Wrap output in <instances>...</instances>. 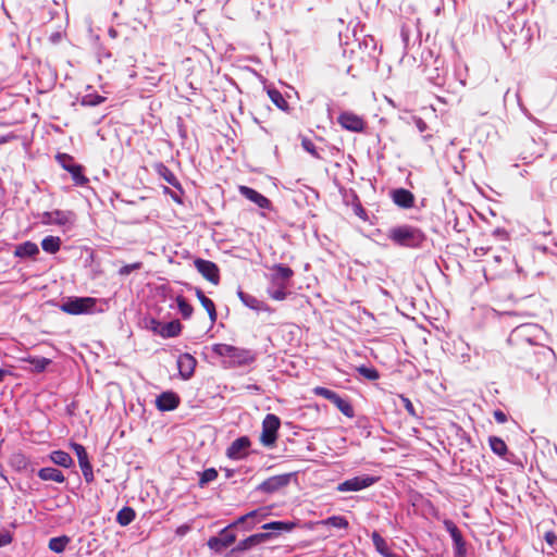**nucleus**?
Here are the masks:
<instances>
[{"label":"nucleus","instance_id":"423d86ee","mask_svg":"<svg viewBox=\"0 0 557 557\" xmlns=\"http://www.w3.org/2000/svg\"><path fill=\"white\" fill-rule=\"evenodd\" d=\"M313 393L317 396H321L327 400H330L332 404L336 406V408L347 418H352L355 416L354 408L349 400L341 397L337 393H335L332 389H329L326 387L317 386L313 389Z\"/></svg>","mask_w":557,"mask_h":557},{"label":"nucleus","instance_id":"9d476101","mask_svg":"<svg viewBox=\"0 0 557 557\" xmlns=\"http://www.w3.org/2000/svg\"><path fill=\"white\" fill-rule=\"evenodd\" d=\"M376 482V478L362 475L348 479L338 484L339 492H357L367 488Z\"/></svg>","mask_w":557,"mask_h":557},{"label":"nucleus","instance_id":"4d7b16f0","mask_svg":"<svg viewBox=\"0 0 557 557\" xmlns=\"http://www.w3.org/2000/svg\"><path fill=\"white\" fill-rule=\"evenodd\" d=\"M164 191H165V193H168V194H170V195H171V197H172L175 201H177V202H180V201H181V199L178 198V196H177L176 194H174V193L170 191V190H169V188H165V189H164Z\"/></svg>","mask_w":557,"mask_h":557},{"label":"nucleus","instance_id":"a18cd8bd","mask_svg":"<svg viewBox=\"0 0 557 557\" xmlns=\"http://www.w3.org/2000/svg\"><path fill=\"white\" fill-rule=\"evenodd\" d=\"M140 268H141V263L140 262H135V263H132V264H126V265L122 267L119 270V274L122 275V276H125V275L131 274L135 270H139Z\"/></svg>","mask_w":557,"mask_h":557},{"label":"nucleus","instance_id":"de8ad7c7","mask_svg":"<svg viewBox=\"0 0 557 557\" xmlns=\"http://www.w3.org/2000/svg\"><path fill=\"white\" fill-rule=\"evenodd\" d=\"M190 290L196 294L202 306L209 311V299L206 297L205 293L198 288H190Z\"/></svg>","mask_w":557,"mask_h":557},{"label":"nucleus","instance_id":"8fccbe9b","mask_svg":"<svg viewBox=\"0 0 557 557\" xmlns=\"http://www.w3.org/2000/svg\"><path fill=\"white\" fill-rule=\"evenodd\" d=\"M211 284H219V268L211 262Z\"/></svg>","mask_w":557,"mask_h":557},{"label":"nucleus","instance_id":"dca6fc26","mask_svg":"<svg viewBox=\"0 0 557 557\" xmlns=\"http://www.w3.org/2000/svg\"><path fill=\"white\" fill-rule=\"evenodd\" d=\"M238 190L242 196H244L246 199L250 200L251 202L256 203L261 209H269L271 206V201L257 191L256 189L248 187V186H239Z\"/></svg>","mask_w":557,"mask_h":557},{"label":"nucleus","instance_id":"ddd939ff","mask_svg":"<svg viewBox=\"0 0 557 557\" xmlns=\"http://www.w3.org/2000/svg\"><path fill=\"white\" fill-rule=\"evenodd\" d=\"M75 214L71 211L54 210L42 214V223L66 225L74 222Z\"/></svg>","mask_w":557,"mask_h":557},{"label":"nucleus","instance_id":"9b49d317","mask_svg":"<svg viewBox=\"0 0 557 557\" xmlns=\"http://www.w3.org/2000/svg\"><path fill=\"white\" fill-rule=\"evenodd\" d=\"M251 442L248 436H242L231 443L226 449V456L233 460H239L248 456Z\"/></svg>","mask_w":557,"mask_h":557},{"label":"nucleus","instance_id":"f257e3e1","mask_svg":"<svg viewBox=\"0 0 557 557\" xmlns=\"http://www.w3.org/2000/svg\"><path fill=\"white\" fill-rule=\"evenodd\" d=\"M388 239L395 245L406 248H419L425 242V234L418 227L400 225L388 231Z\"/></svg>","mask_w":557,"mask_h":557},{"label":"nucleus","instance_id":"13d9d810","mask_svg":"<svg viewBox=\"0 0 557 557\" xmlns=\"http://www.w3.org/2000/svg\"><path fill=\"white\" fill-rule=\"evenodd\" d=\"M8 374V372L3 369H0V383L3 381L4 376Z\"/></svg>","mask_w":557,"mask_h":557},{"label":"nucleus","instance_id":"b1692460","mask_svg":"<svg viewBox=\"0 0 557 557\" xmlns=\"http://www.w3.org/2000/svg\"><path fill=\"white\" fill-rule=\"evenodd\" d=\"M267 94L271 101L282 111L289 112L290 107L285 97L276 88H268Z\"/></svg>","mask_w":557,"mask_h":557},{"label":"nucleus","instance_id":"f8f14e48","mask_svg":"<svg viewBox=\"0 0 557 557\" xmlns=\"http://www.w3.org/2000/svg\"><path fill=\"white\" fill-rule=\"evenodd\" d=\"M234 522L227 527H225L219 534V536L211 537V549L215 552H221L222 549L228 547L236 540L235 533L231 530L232 527H235Z\"/></svg>","mask_w":557,"mask_h":557},{"label":"nucleus","instance_id":"f704fd0d","mask_svg":"<svg viewBox=\"0 0 557 557\" xmlns=\"http://www.w3.org/2000/svg\"><path fill=\"white\" fill-rule=\"evenodd\" d=\"M70 539L65 535L59 537H52L49 541V548L54 553L64 552L66 545L69 544Z\"/></svg>","mask_w":557,"mask_h":557},{"label":"nucleus","instance_id":"412c9836","mask_svg":"<svg viewBox=\"0 0 557 557\" xmlns=\"http://www.w3.org/2000/svg\"><path fill=\"white\" fill-rule=\"evenodd\" d=\"M180 404V398L175 393H162L156 400V405L161 411L174 410Z\"/></svg>","mask_w":557,"mask_h":557},{"label":"nucleus","instance_id":"e433bc0d","mask_svg":"<svg viewBox=\"0 0 557 557\" xmlns=\"http://www.w3.org/2000/svg\"><path fill=\"white\" fill-rule=\"evenodd\" d=\"M104 101V97L96 94H86L82 97L81 103L83 106L95 107Z\"/></svg>","mask_w":557,"mask_h":557},{"label":"nucleus","instance_id":"a19ab883","mask_svg":"<svg viewBox=\"0 0 557 557\" xmlns=\"http://www.w3.org/2000/svg\"><path fill=\"white\" fill-rule=\"evenodd\" d=\"M239 297L243 300V302L246 306L250 307L251 309H256V310L260 309V301L257 298H255L250 295H246L242 292L239 293Z\"/></svg>","mask_w":557,"mask_h":557},{"label":"nucleus","instance_id":"a211bd4d","mask_svg":"<svg viewBox=\"0 0 557 557\" xmlns=\"http://www.w3.org/2000/svg\"><path fill=\"white\" fill-rule=\"evenodd\" d=\"M392 199L400 208L409 209L414 206L413 194L405 188H397L392 191Z\"/></svg>","mask_w":557,"mask_h":557},{"label":"nucleus","instance_id":"603ef678","mask_svg":"<svg viewBox=\"0 0 557 557\" xmlns=\"http://www.w3.org/2000/svg\"><path fill=\"white\" fill-rule=\"evenodd\" d=\"M416 126L418 127V129L423 133L424 131H426L428 128V125L426 123L421 119V117H418L416 120Z\"/></svg>","mask_w":557,"mask_h":557},{"label":"nucleus","instance_id":"4be33fe9","mask_svg":"<svg viewBox=\"0 0 557 557\" xmlns=\"http://www.w3.org/2000/svg\"><path fill=\"white\" fill-rule=\"evenodd\" d=\"M151 322L156 325L153 326V330L162 337H174L181 332V324L177 321L168 322L165 324H160L154 320Z\"/></svg>","mask_w":557,"mask_h":557},{"label":"nucleus","instance_id":"5701e85b","mask_svg":"<svg viewBox=\"0 0 557 557\" xmlns=\"http://www.w3.org/2000/svg\"><path fill=\"white\" fill-rule=\"evenodd\" d=\"M38 476L42 481H53L57 483H63L65 481L64 474L60 470L51 467L41 468L38 471Z\"/></svg>","mask_w":557,"mask_h":557},{"label":"nucleus","instance_id":"2f4dec72","mask_svg":"<svg viewBox=\"0 0 557 557\" xmlns=\"http://www.w3.org/2000/svg\"><path fill=\"white\" fill-rule=\"evenodd\" d=\"M135 519V511L131 507H123L116 515V521L120 525L126 527Z\"/></svg>","mask_w":557,"mask_h":557},{"label":"nucleus","instance_id":"f03ea898","mask_svg":"<svg viewBox=\"0 0 557 557\" xmlns=\"http://www.w3.org/2000/svg\"><path fill=\"white\" fill-rule=\"evenodd\" d=\"M213 352L222 359L226 367L245 366L255 361V354L251 350L232 345H214Z\"/></svg>","mask_w":557,"mask_h":557},{"label":"nucleus","instance_id":"49530a36","mask_svg":"<svg viewBox=\"0 0 557 557\" xmlns=\"http://www.w3.org/2000/svg\"><path fill=\"white\" fill-rule=\"evenodd\" d=\"M546 543L557 550V534L554 531H546L544 534Z\"/></svg>","mask_w":557,"mask_h":557},{"label":"nucleus","instance_id":"2eb2a0df","mask_svg":"<svg viewBox=\"0 0 557 557\" xmlns=\"http://www.w3.org/2000/svg\"><path fill=\"white\" fill-rule=\"evenodd\" d=\"M268 516V511L265 508H259L252 510L244 516H240L234 524H244L245 530H251L256 524L260 523Z\"/></svg>","mask_w":557,"mask_h":557},{"label":"nucleus","instance_id":"1a4fd4ad","mask_svg":"<svg viewBox=\"0 0 557 557\" xmlns=\"http://www.w3.org/2000/svg\"><path fill=\"white\" fill-rule=\"evenodd\" d=\"M337 123L345 129L361 133L366 128L364 120L358 114L349 111L342 112L337 117Z\"/></svg>","mask_w":557,"mask_h":557},{"label":"nucleus","instance_id":"7c9ffc66","mask_svg":"<svg viewBox=\"0 0 557 557\" xmlns=\"http://www.w3.org/2000/svg\"><path fill=\"white\" fill-rule=\"evenodd\" d=\"M61 246V239L57 236H47L41 242V247L46 252L55 253Z\"/></svg>","mask_w":557,"mask_h":557},{"label":"nucleus","instance_id":"6e6552de","mask_svg":"<svg viewBox=\"0 0 557 557\" xmlns=\"http://www.w3.org/2000/svg\"><path fill=\"white\" fill-rule=\"evenodd\" d=\"M443 524L453 539L455 557H466L467 548L461 531L458 529L455 522L449 519L444 520Z\"/></svg>","mask_w":557,"mask_h":557},{"label":"nucleus","instance_id":"09e8293b","mask_svg":"<svg viewBox=\"0 0 557 557\" xmlns=\"http://www.w3.org/2000/svg\"><path fill=\"white\" fill-rule=\"evenodd\" d=\"M12 542V535L10 532H0V547L7 546Z\"/></svg>","mask_w":557,"mask_h":557},{"label":"nucleus","instance_id":"5fc2aeb1","mask_svg":"<svg viewBox=\"0 0 557 557\" xmlns=\"http://www.w3.org/2000/svg\"><path fill=\"white\" fill-rule=\"evenodd\" d=\"M208 481H209V469H206V470H203V472H202V475H201V480H200V482H201V484H205V483H207Z\"/></svg>","mask_w":557,"mask_h":557},{"label":"nucleus","instance_id":"7ed1b4c3","mask_svg":"<svg viewBox=\"0 0 557 557\" xmlns=\"http://www.w3.org/2000/svg\"><path fill=\"white\" fill-rule=\"evenodd\" d=\"M272 270L274 273L270 275V282L273 288H269L268 294L273 300L283 301L289 294L286 289L288 282L294 275V271L292 268L281 263L274 264Z\"/></svg>","mask_w":557,"mask_h":557},{"label":"nucleus","instance_id":"3c124183","mask_svg":"<svg viewBox=\"0 0 557 557\" xmlns=\"http://www.w3.org/2000/svg\"><path fill=\"white\" fill-rule=\"evenodd\" d=\"M493 416L498 423H505L507 421V416L502 410H495Z\"/></svg>","mask_w":557,"mask_h":557},{"label":"nucleus","instance_id":"cd10ccee","mask_svg":"<svg viewBox=\"0 0 557 557\" xmlns=\"http://www.w3.org/2000/svg\"><path fill=\"white\" fill-rule=\"evenodd\" d=\"M371 539L375 549L384 557H395V555L389 550L386 541L379 534V532L374 531L371 534Z\"/></svg>","mask_w":557,"mask_h":557},{"label":"nucleus","instance_id":"aec40b11","mask_svg":"<svg viewBox=\"0 0 557 557\" xmlns=\"http://www.w3.org/2000/svg\"><path fill=\"white\" fill-rule=\"evenodd\" d=\"M196 359L189 354H183L177 358V368L183 379H189L195 370Z\"/></svg>","mask_w":557,"mask_h":557},{"label":"nucleus","instance_id":"4468645a","mask_svg":"<svg viewBox=\"0 0 557 557\" xmlns=\"http://www.w3.org/2000/svg\"><path fill=\"white\" fill-rule=\"evenodd\" d=\"M290 478H292L290 473L273 475V476L267 479L265 481H263L259 485V490H261L265 493L276 492L280 488L287 486L290 482Z\"/></svg>","mask_w":557,"mask_h":557},{"label":"nucleus","instance_id":"37998d69","mask_svg":"<svg viewBox=\"0 0 557 557\" xmlns=\"http://www.w3.org/2000/svg\"><path fill=\"white\" fill-rule=\"evenodd\" d=\"M81 470H82L84 479L87 483H90L94 481L92 466L90 462H87V463L81 466Z\"/></svg>","mask_w":557,"mask_h":557},{"label":"nucleus","instance_id":"bb28decb","mask_svg":"<svg viewBox=\"0 0 557 557\" xmlns=\"http://www.w3.org/2000/svg\"><path fill=\"white\" fill-rule=\"evenodd\" d=\"M50 460L63 468H71L74 463L72 457L63 450H54L49 455Z\"/></svg>","mask_w":557,"mask_h":557},{"label":"nucleus","instance_id":"a878e982","mask_svg":"<svg viewBox=\"0 0 557 557\" xmlns=\"http://www.w3.org/2000/svg\"><path fill=\"white\" fill-rule=\"evenodd\" d=\"M186 1L188 3H190L191 5H194L196 9V12H195L196 23L206 28V26L208 24V14H207L206 8H201V4L206 0H186Z\"/></svg>","mask_w":557,"mask_h":557},{"label":"nucleus","instance_id":"864d4df0","mask_svg":"<svg viewBox=\"0 0 557 557\" xmlns=\"http://www.w3.org/2000/svg\"><path fill=\"white\" fill-rule=\"evenodd\" d=\"M49 39H50L51 42L57 44L61 39V34L60 33H53V34L50 35Z\"/></svg>","mask_w":557,"mask_h":557},{"label":"nucleus","instance_id":"20e7f679","mask_svg":"<svg viewBox=\"0 0 557 557\" xmlns=\"http://www.w3.org/2000/svg\"><path fill=\"white\" fill-rule=\"evenodd\" d=\"M96 304L97 299L92 297H67L60 309L67 314H87L94 311Z\"/></svg>","mask_w":557,"mask_h":557},{"label":"nucleus","instance_id":"f3484780","mask_svg":"<svg viewBox=\"0 0 557 557\" xmlns=\"http://www.w3.org/2000/svg\"><path fill=\"white\" fill-rule=\"evenodd\" d=\"M272 536L271 532L257 533L248 536L247 539L240 541L237 546L233 549L234 552H244L251 549L258 545L263 544Z\"/></svg>","mask_w":557,"mask_h":557},{"label":"nucleus","instance_id":"c9c22d12","mask_svg":"<svg viewBox=\"0 0 557 557\" xmlns=\"http://www.w3.org/2000/svg\"><path fill=\"white\" fill-rule=\"evenodd\" d=\"M70 446L73 449V451L75 453V455L77 456L79 467L87 462H90L89 458H88V454L82 444L73 442L70 444Z\"/></svg>","mask_w":557,"mask_h":557},{"label":"nucleus","instance_id":"c85d7f7f","mask_svg":"<svg viewBox=\"0 0 557 557\" xmlns=\"http://www.w3.org/2000/svg\"><path fill=\"white\" fill-rule=\"evenodd\" d=\"M296 522L293 521H273L263 524L262 529L267 531H276L281 533L292 531L294 528H296Z\"/></svg>","mask_w":557,"mask_h":557},{"label":"nucleus","instance_id":"79ce46f5","mask_svg":"<svg viewBox=\"0 0 557 557\" xmlns=\"http://www.w3.org/2000/svg\"><path fill=\"white\" fill-rule=\"evenodd\" d=\"M399 398H400L401 403L404 404V407H405L406 411L408 412V414L410 417L416 418L418 414H417V411H416L414 406L411 403V400L404 395H399Z\"/></svg>","mask_w":557,"mask_h":557},{"label":"nucleus","instance_id":"052dcab7","mask_svg":"<svg viewBox=\"0 0 557 557\" xmlns=\"http://www.w3.org/2000/svg\"><path fill=\"white\" fill-rule=\"evenodd\" d=\"M218 476V471L214 468H211V481H213Z\"/></svg>","mask_w":557,"mask_h":557},{"label":"nucleus","instance_id":"39448f33","mask_svg":"<svg viewBox=\"0 0 557 557\" xmlns=\"http://www.w3.org/2000/svg\"><path fill=\"white\" fill-rule=\"evenodd\" d=\"M281 426V420L273 413H268L262 421V431L260 443L265 447H273L277 440V432Z\"/></svg>","mask_w":557,"mask_h":557},{"label":"nucleus","instance_id":"0eeeda50","mask_svg":"<svg viewBox=\"0 0 557 557\" xmlns=\"http://www.w3.org/2000/svg\"><path fill=\"white\" fill-rule=\"evenodd\" d=\"M57 160L61 166L71 174L75 185L85 186L89 182V180L83 173V166L74 163V160L71 156L66 153H59L57 156Z\"/></svg>","mask_w":557,"mask_h":557},{"label":"nucleus","instance_id":"72a5a7b5","mask_svg":"<svg viewBox=\"0 0 557 557\" xmlns=\"http://www.w3.org/2000/svg\"><path fill=\"white\" fill-rule=\"evenodd\" d=\"M323 525H331L337 529H347L349 525L348 520L343 516H332L320 522Z\"/></svg>","mask_w":557,"mask_h":557},{"label":"nucleus","instance_id":"4c0bfd02","mask_svg":"<svg viewBox=\"0 0 557 557\" xmlns=\"http://www.w3.org/2000/svg\"><path fill=\"white\" fill-rule=\"evenodd\" d=\"M176 304L183 318H189L191 315L193 308L184 297L177 296Z\"/></svg>","mask_w":557,"mask_h":557},{"label":"nucleus","instance_id":"bf43d9fd","mask_svg":"<svg viewBox=\"0 0 557 557\" xmlns=\"http://www.w3.org/2000/svg\"><path fill=\"white\" fill-rule=\"evenodd\" d=\"M474 252L476 256H481V255L485 253V250H484V248L481 247V248H476Z\"/></svg>","mask_w":557,"mask_h":557},{"label":"nucleus","instance_id":"6e6d98bb","mask_svg":"<svg viewBox=\"0 0 557 557\" xmlns=\"http://www.w3.org/2000/svg\"><path fill=\"white\" fill-rule=\"evenodd\" d=\"M210 317H211V323H213L216 319V312H215V308H214V305L213 302L211 301V313H210Z\"/></svg>","mask_w":557,"mask_h":557},{"label":"nucleus","instance_id":"393cba45","mask_svg":"<svg viewBox=\"0 0 557 557\" xmlns=\"http://www.w3.org/2000/svg\"><path fill=\"white\" fill-rule=\"evenodd\" d=\"M39 252L38 246L33 242H25L16 246L14 256L18 258L35 257Z\"/></svg>","mask_w":557,"mask_h":557},{"label":"nucleus","instance_id":"680f3d73","mask_svg":"<svg viewBox=\"0 0 557 557\" xmlns=\"http://www.w3.org/2000/svg\"><path fill=\"white\" fill-rule=\"evenodd\" d=\"M5 141H7V138H5V137H1V138H0V144H3V143H5Z\"/></svg>","mask_w":557,"mask_h":557},{"label":"nucleus","instance_id":"473e14b6","mask_svg":"<svg viewBox=\"0 0 557 557\" xmlns=\"http://www.w3.org/2000/svg\"><path fill=\"white\" fill-rule=\"evenodd\" d=\"M488 443H490V447L494 454H496L500 457H504L507 454L508 447H507L506 443L500 437L491 436L488 438Z\"/></svg>","mask_w":557,"mask_h":557},{"label":"nucleus","instance_id":"ea45409f","mask_svg":"<svg viewBox=\"0 0 557 557\" xmlns=\"http://www.w3.org/2000/svg\"><path fill=\"white\" fill-rule=\"evenodd\" d=\"M301 146L312 157H314L315 159H321V157H320V154H319V152L317 150V147L314 146V144L309 138H302Z\"/></svg>","mask_w":557,"mask_h":557},{"label":"nucleus","instance_id":"c03bdc74","mask_svg":"<svg viewBox=\"0 0 557 557\" xmlns=\"http://www.w3.org/2000/svg\"><path fill=\"white\" fill-rule=\"evenodd\" d=\"M195 264L203 277L209 280V261L198 259Z\"/></svg>","mask_w":557,"mask_h":557},{"label":"nucleus","instance_id":"58836bf2","mask_svg":"<svg viewBox=\"0 0 557 557\" xmlns=\"http://www.w3.org/2000/svg\"><path fill=\"white\" fill-rule=\"evenodd\" d=\"M357 371L366 379L370 381H375L379 379L380 374L375 368H368L364 366H361L357 369Z\"/></svg>","mask_w":557,"mask_h":557},{"label":"nucleus","instance_id":"c756f323","mask_svg":"<svg viewBox=\"0 0 557 557\" xmlns=\"http://www.w3.org/2000/svg\"><path fill=\"white\" fill-rule=\"evenodd\" d=\"M157 169V172L158 174L165 181L168 182L170 185L174 186V187H177L180 188V184H178V181L176 178V176L174 175V173L168 169L165 165L163 164H158L156 166Z\"/></svg>","mask_w":557,"mask_h":557},{"label":"nucleus","instance_id":"6ab92c4d","mask_svg":"<svg viewBox=\"0 0 557 557\" xmlns=\"http://www.w3.org/2000/svg\"><path fill=\"white\" fill-rule=\"evenodd\" d=\"M21 362H27L32 366V368H24V370L34 372V373H41L46 371L48 366L52 363V360L45 357H37V356H26L20 358Z\"/></svg>","mask_w":557,"mask_h":557}]
</instances>
